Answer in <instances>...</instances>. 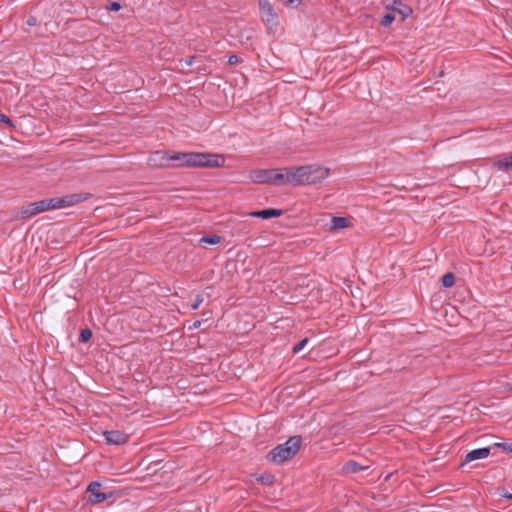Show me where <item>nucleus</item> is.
I'll list each match as a JSON object with an SVG mask.
<instances>
[{
    "label": "nucleus",
    "instance_id": "4be33fe9",
    "mask_svg": "<svg viewBox=\"0 0 512 512\" xmlns=\"http://www.w3.org/2000/svg\"><path fill=\"white\" fill-rule=\"evenodd\" d=\"M199 57L198 56H189V57H186L184 59H181L180 60V64H185L186 66H192L194 63H196L198 61Z\"/></svg>",
    "mask_w": 512,
    "mask_h": 512
},
{
    "label": "nucleus",
    "instance_id": "412c9836",
    "mask_svg": "<svg viewBox=\"0 0 512 512\" xmlns=\"http://www.w3.org/2000/svg\"><path fill=\"white\" fill-rule=\"evenodd\" d=\"M281 4L290 8H297L302 0H278Z\"/></svg>",
    "mask_w": 512,
    "mask_h": 512
},
{
    "label": "nucleus",
    "instance_id": "9d476101",
    "mask_svg": "<svg viewBox=\"0 0 512 512\" xmlns=\"http://www.w3.org/2000/svg\"><path fill=\"white\" fill-rule=\"evenodd\" d=\"M387 8L401 15L403 20L409 18L413 13L411 6L403 3L401 0H393L391 4L387 5Z\"/></svg>",
    "mask_w": 512,
    "mask_h": 512
},
{
    "label": "nucleus",
    "instance_id": "2f4dec72",
    "mask_svg": "<svg viewBox=\"0 0 512 512\" xmlns=\"http://www.w3.org/2000/svg\"><path fill=\"white\" fill-rule=\"evenodd\" d=\"M329 512H340V510L335 509V510H331Z\"/></svg>",
    "mask_w": 512,
    "mask_h": 512
},
{
    "label": "nucleus",
    "instance_id": "1a4fd4ad",
    "mask_svg": "<svg viewBox=\"0 0 512 512\" xmlns=\"http://www.w3.org/2000/svg\"><path fill=\"white\" fill-rule=\"evenodd\" d=\"M104 437H105V440L108 444H113V445H122L124 443H126L129 439V435L122 432V431H119V430H110V431H105L103 433Z\"/></svg>",
    "mask_w": 512,
    "mask_h": 512
},
{
    "label": "nucleus",
    "instance_id": "a878e982",
    "mask_svg": "<svg viewBox=\"0 0 512 512\" xmlns=\"http://www.w3.org/2000/svg\"><path fill=\"white\" fill-rule=\"evenodd\" d=\"M202 302H203V297L201 295H197L194 302L191 304V309L197 310L199 308V306L202 304Z\"/></svg>",
    "mask_w": 512,
    "mask_h": 512
},
{
    "label": "nucleus",
    "instance_id": "423d86ee",
    "mask_svg": "<svg viewBox=\"0 0 512 512\" xmlns=\"http://www.w3.org/2000/svg\"><path fill=\"white\" fill-rule=\"evenodd\" d=\"M259 12L262 22L268 30L275 29L279 24V17L269 0H259Z\"/></svg>",
    "mask_w": 512,
    "mask_h": 512
},
{
    "label": "nucleus",
    "instance_id": "b1692460",
    "mask_svg": "<svg viewBox=\"0 0 512 512\" xmlns=\"http://www.w3.org/2000/svg\"><path fill=\"white\" fill-rule=\"evenodd\" d=\"M493 446L502 449L504 452L512 453V443H494Z\"/></svg>",
    "mask_w": 512,
    "mask_h": 512
},
{
    "label": "nucleus",
    "instance_id": "f257e3e1",
    "mask_svg": "<svg viewBox=\"0 0 512 512\" xmlns=\"http://www.w3.org/2000/svg\"><path fill=\"white\" fill-rule=\"evenodd\" d=\"M170 162H174L173 167H221L225 163V158L215 153L199 152H179L168 155L164 151L152 152L147 163L152 168L168 167Z\"/></svg>",
    "mask_w": 512,
    "mask_h": 512
},
{
    "label": "nucleus",
    "instance_id": "2eb2a0df",
    "mask_svg": "<svg viewBox=\"0 0 512 512\" xmlns=\"http://www.w3.org/2000/svg\"><path fill=\"white\" fill-rule=\"evenodd\" d=\"M367 468H368L367 466H363V465L359 464L358 462H356L354 460H349L343 466V470L346 473H352V474L358 473V472L363 471V470H365Z\"/></svg>",
    "mask_w": 512,
    "mask_h": 512
},
{
    "label": "nucleus",
    "instance_id": "39448f33",
    "mask_svg": "<svg viewBox=\"0 0 512 512\" xmlns=\"http://www.w3.org/2000/svg\"><path fill=\"white\" fill-rule=\"evenodd\" d=\"M90 197L89 193H73L68 194L62 197H55L50 199H45L48 211L49 210H58L63 208L72 207L76 204L84 202Z\"/></svg>",
    "mask_w": 512,
    "mask_h": 512
},
{
    "label": "nucleus",
    "instance_id": "c85d7f7f",
    "mask_svg": "<svg viewBox=\"0 0 512 512\" xmlns=\"http://www.w3.org/2000/svg\"><path fill=\"white\" fill-rule=\"evenodd\" d=\"M239 61L237 55H230L229 58H228V64L230 65H235L237 64Z\"/></svg>",
    "mask_w": 512,
    "mask_h": 512
},
{
    "label": "nucleus",
    "instance_id": "4468645a",
    "mask_svg": "<svg viewBox=\"0 0 512 512\" xmlns=\"http://www.w3.org/2000/svg\"><path fill=\"white\" fill-rule=\"evenodd\" d=\"M350 225L349 219L346 217L335 216L330 221V230H340L347 228Z\"/></svg>",
    "mask_w": 512,
    "mask_h": 512
},
{
    "label": "nucleus",
    "instance_id": "7ed1b4c3",
    "mask_svg": "<svg viewBox=\"0 0 512 512\" xmlns=\"http://www.w3.org/2000/svg\"><path fill=\"white\" fill-rule=\"evenodd\" d=\"M329 169L321 166L307 165L298 168H292L293 185H312L317 184L327 178Z\"/></svg>",
    "mask_w": 512,
    "mask_h": 512
},
{
    "label": "nucleus",
    "instance_id": "ddd939ff",
    "mask_svg": "<svg viewBox=\"0 0 512 512\" xmlns=\"http://www.w3.org/2000/svg\"><path fill=\"white\" fill-rule=\"evenodd\" d=\"M493 165L496 169L500 171H512V153L507 157L494 161Z\"/></svg>",
    "mask_w": 512,
    "mask_h": 512
},
{
    "label": "nucleus",
    "instance_id": "393cba45",
    "mask_svg": "<svg viewBox=\"0 0 512 512\" xmlns=\"http://www.w3.org/2000/svg\"><path fill=\"white\" fill-rule=\"evenodd\" d=\"M121 8H122L121 4L119 2H115V1L109 2L106 6V9L108 11H114V12L119 11Z\"/></svg>",
    "mask_w": 512,
    "mask_h": 512
},
{
    "label": "nucleus",
    "instance_id": "6e6552de",
    "mask_svg": "<svg viewBox=\"0 0 512 512\" xmlns=\"http://www.w3.org/2000/svg\"><path fill=\"white\" fill-rule=\"evenodd\" d=\"M48 211L46 200L42 199L40 201L29 203L26 206L21 207L20 215L23 219L32 218L42 212Z\"/></svg>",
    "mask_w": 512,
    "mask_h": 512
},
{
    "label": "nucleus",
    "instance_id": "9b49d317",
    "mask_svg": "<svg viewBox=\"0 0 512 512\" xmlns=\"http://www.w3.org/2000/svg\"><path fill=\"white\" fill-rule=\"evenodd\" d=\"M490 450H491L490 447H482V448H477V449H473V450L469 451L466 454L465 459L462 462L461 466H463L469 462L475 461V460L487 458L490 455Z\"/></svg>",
    "mask_w": 512,
    "mask_h": 512
},
{
    "label": "nucleus",
    "instance_id": "20e7f679",
    "mask_svg": "<svg viewBox=\"0 0 512 512\" xmlns=\"http://www.w3.org/2000/svg\"><path fill=\"white\" fill-rule=\"evenodd\" d=\"M302 439L300 436H292L285 443L277 445L267 455L266 460L273 464H282L294 457L300 449Z\"/></svg>",
    "mask_w": 512,
    "mask_h": 512
},
{
    "label": "nucleus",
    "instance_id": "f03ea898",
    "mask_svg": "<svg viewBox=\"0 0 512 512\" xmlns=\"http://www.w3.org/2000/svg\"><path fill=\"white\" fill-rule=\"evenodd\" d=\"M292 168L255 169L250 172V179L257 184L276 186L293 185Z\"/></svg>",
    "mask_w": 512,
    "mask_h": 512
},
{
    "label": "nucleus",
    "instance_id": "aec40b11",
    "mask_svg": "<svg viewBox=\"0 0 512 512\" xmlns=\"http://www.w3.org/2000/svg\"><path fill=\"white\" fill-rule=\"evenodd\" d=\"M394 19L395 17L393 14H385L381 19V25L383 27H389L393 23Z\"/></svg>",
    "mask_w": 512,
    "mask_h": 512
},
{
    "label": "nucleus",
    "instance_id": "c756f323",
    "mask_svg": "<svg viewBox=\"0 0 512 512\" xmlns=\"http://www.w3.org/2000/svg\"><path fill=\"white\" fill-rule=\"evenodd\" d=\"M501 496L506 499H512V493L509 492H504L501 494Z\"/></svg>",
    "mask_w": 512,
    "mask_h": 512
},
{
    "label": "nucleus",
    "instance_id": "7c9ffc66",
    "mask_svg": "<svg viewBox=\"0 0 512 512\" xmlns=\"http://www.w3.org/2000/svg\"><path fill=\"white\" fill-rule=\"evenodd\" d=\"M200 324H201V322L197 320L194 322L193 327L198 328L200 326Z\"/></svg>",
    "mask_w": 512,
    "mask_h": 512
},
{
    "label": "nucleus",
    "instance_id": "5701e85b",
    "mask_svg": "<svg viewBox=\"0 0 512 512\" xmlns=\"http://www.w3.org/2000/svg\"><path fill=\"white\" fill-rule=\"evenodd\" d=\"M307 342H308V339L304 338L301 341H299L297 344H295L292 349L293 353H295V354L299 353L305 347Z\"/></svg>",
    "mask_w": 512,
    "mask_h": 512
},
{
    "label": "nucleus",
    "instance_id": "cd10ccee",
    "mask_svg": "<svg viewBox=\"0 0 512 512\" xmlns=\"http://www.w3.org/2000/svg\"><path fill=\"white\" fill-rule=\"evenodd\" d=\"M26 24L30 27L32 26H36L38 24V19L36 16H29L28 19L26 20Z\"/></svg>",
    "mask_w": 512,
    "mask_h": 512
},
{
    "label": "nucleus",
    "instance_id": "a211bd4d",
    "mask_svg": "<svg viewBox=\"0 0 512 512\" xmlns=\"http://www.w3.org/2000/svg\"><path fill=\"white\" fill-rule=\"evenodd\" d=\"M441 283H442L443 287H445V288L452 287L455 283V275L452 272H448V273L444 274L441 279Z\"/></svg>",
    "mask_w": 512,
    "mask_h": 512
},
{
    "label": "nucleus",
    "instance_id": "6ab92c4d",
    "mask_svg": "<svg viewBox=\"0 0 512 512\" xmlns=\"http://www.w3.org/2000/svg\"><path fill=\"white\" fill-rule=\"evenodd\" d=\"M92 338V331L89 328L82 329L79 334V342L86 343Z\"/></svg>",
    "mask_w": 512,
    "mask_h": 512
},
{
    "label": "nucleus",
    "instance_id": "0eeeda50",
    "mask_svg": "<svg viewBox=\"0 0 512 512\" xmlns=\"http://www.w3.org/2000/svg\"><path fill=\"white\" fill-rule=\"evenodd\" d=\"M101 487L102 485L98 481H93L87 486L86 493L89 495L87 499L88 503L99 504L112 497V492H100Z\"/></svg>",
    "mask_w": 512,
    "mask_h": 512
},
{
    "label": "nucleus",
    "instance_id": "f8f14e48",
    "mask_svg": "<svg viewBox=\"0 0 512 512\" xmlns=\"http://www.w3.org/2000/svg\"><path fill=\"white\" fill-rule=\"evenodd\" d=\"M284 214V211L282 209H275V208H267L263 210H257L252 211L249 213L250 216L261 218V219H271V218H277Z\"/></svg>",
    "mask_w": 512,
    "mask_h": 512
},
{
    "label": "nucleus",
    "instance_id": "dca6fc26",
    "mask_svg": "<svg viewBox=\"0 0 512 512\" xmlns=\"http://www.w3.org/2000/svg\"><path fill=\"white\" fill-rule=\"evenodd\" d=\"M221 237L219 235L213 234V235H206L200 238L199 243L200 244H207V245H216L220 243Z\"/></svg>",
    "mask_w": 512,
    "mask_h": 512
},
{
    "label": "nucleus",
    "instance_id": "f3484780",
    "mask_svg": "<svg viewBox=\"0 0 512 512\" xmlns=\"http://www.w3.org/2000/svg\"><path fill=\"white\" fill-rule=\"evenodd\" d=\"M257 481H259L262 485L270 486L274 483L275 476L271 473H264L257 478Z\"/></svg>",
    "mask_w": 512,
    "mask_h": 512
},
{
    "label": "nucleus",
    "instance_id": "bb28decb",
    "mask_svg": "<svg viewBox=\"0 0 512 512\" xmlns=\"http://www.w3.org/2000/svg\"><path fill=\"white\" fill-rule=\"evenodd\" d=\"M0 122L5 123L10 127H14L12 120L5 114H0Z\"/></svg>",
    "mask_w": 512,
    "mask_h": 512
}]
</instances>
